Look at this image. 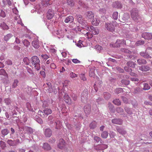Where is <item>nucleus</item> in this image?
<instances>
[{
	"mask_svg": "<svg viewBox=\"0 0 152 152\" xmlns=\"http://www.w3.org/2000/svg\"><path fill=\"white\" fill-rule=\"evenodd\" d=\"M40 60L38 57L34 56L31 57L30 59V63L32 66H34L36 70L38 71L40 68Z\"/></svg>",
	"mask_w": 152,
	"mask_h": 152,
	"instance_id": "obj_1",
	"label": "nucleus"
},
{
	"mask_svg": "<svg viewBox=\"0 0 152 152\" xmlns=\"http://www.w3.org/2000/svg\"><path fill=\"white\" fill-rule=\"evenodd\" d=\"M131 13L132 18L135 21L138 22L142 20L141 16L139 14V11L137 9H132Z\"/></svg>",
	"mask_w": 152,
	"mask_h": 152,
	"instance_id": "obj_2",
	"label": "nucleus"
},
{
	"mask_svg": "<svg viewBox=\"0 0 152 152\" xmlns=\"http://www.w3.org/2000/svg\"><path fill=\"white\" fill-rule=\"evenodd\" d=\"M115 22L114 21H113L112 22L105 23L104 26L106 29L109 31H114L115 30Z\"/></svg>",
	"mask_w": 152,
	"mask_h": 152,
	"instance_id": "obj_3",
	"label": "nucleus"
},
{
	"mask_svg": "<svg viewBox=\"0 0 152 152\" xmlns=\"http://www.w3.org/2000/svg\"><path fill=\"white\" fill-rule=\"evenodd\" d=\"M52 113V110L48 108H45L43 111H39V113H40L41 116L43 118L47 117L48 115L51 114Z\"/></svg>",
	"mask_w": 152,
	"mask_h": 152,
	"instance_id": "obj_4",
	"label": "nucleus"
},
{
	"mask_svg": "<svg viewBox=\"0 0 152 152\" xmlns=\"http://www.w3.org/2000/svg\"><path fill=\"white\" fill-rule=\"evenodd\" d=\"M88 92L87 90H85L81 94V100L83 102H85L88 100Z\"/></svg>",
	"mask_w": 152,
	"mask_h": 152,
	"instance_id": "obj_5",
	"label": "nucleus"
},
{
	"mask_svg": "<svg viewBox=\"0 0 152 152\" xmlns=\"http://www.w3.org/2000/svg\"><path fill=\"white\" fill-rule=\"evenodd\" d=\"M76 17L79 23L84 26L86 25V22L84 18H83L81 15H76Z\"/></svg>",
	"mask_w": 152,
	"mask_h": 152,
	"instance_id": "obj_6",
	"label": "nucleus"
},
{
	"mask_svg": "<svg viewBox=\"0 0 152 152\" xmlns=\"http://www.w3.org/2000/svg\"><path fill=\"white\" fill-rule=\"evenodd\" d=\"M126 44V42L124 39H118L115 43L114 47H119L123 46Z\"/></svg>",
	"mask_w": 152,
	"mask_h": 152,
	"instance_id": "obj_7",
	"label": "nucleus"
},
{
	"mask_svg": "<svg viewBox=\"0 0 152 152\" xmlns=\"http://www.w3.org/2000/svg\"><path fill=\"white\" fill-rule=\"evenodd\" d=\"M55 35H57L59 38H63L64 37V33L63 30H56L54 31L53 33Z\"/></svg>",
	"mask_w": 152,
	"mask_h": 152,
	"instance_id": "obj_8",
	"label": "nucleus"
},
{
	"mask_svg": "<svg viewBox=\"0 0 152 152\" xmlns=\"http://www.w3.org/2000/svg\"><path fill=\"white\" fill-rule=\"evenodd\" d=\"M87 29L90 31H91L92 34L94 35L98 34L99 31V29L96 28H95L92 26H91L89 27H88Z\"/></svg>",
	"mask_w": 152,
	"mask_h": 152,
	"instance_id": "obj_9",
	"label": "nucleus"
},
{
	"mask_svg": "<svg viewBox=\"0 0 152 152\" xmlns=\"http://www.w3.org/2000/svg\"><path fill=\"white\" fill-rule=\"evenodd\" d=\"M142 37L145 39H152V34L150 33L144 32L142 33Z\"/></svg>",
	"mask_w": 152,
	"mask_h": 152,
	"instance_id": "obj_10",
	"label": "nucleus"
},
{
	"mask_svg": "<svg viewBox=\"0 0 152 152\" xmlns=\"http://www.w3.org/2000/svg\"><path fill=\"white\" fill-rule=\"evenodd\" d=\"M54 16V11L49 9L48 11V13H47V18L49 20H50Z\"/></svg>",
	"mask_w": 152,
	"mask_h": 152,
	"instance_id": "obj_11",
	"label": "nucleus"
},
{
	"mask_svg": "<svg viewBox=\"0 0 152 152\" xmlns=\"http://www.w3.org/2000/svg\"><path fill=\"white\" fill-rule=\"evenodd\" d=\"M85 15L88 19H91L94 18V16L93 12L91 11L86 12Z\"/></svg>",
	"mask_w": 152,
	"mask_h": 152,
	"instance_id": "obj_12",
	"label": "nucleus"
},
{
	"mask_svg": "<svg viewBox=\"0 0 152 152\" xmlns=\"http://www.w3.org/2000/svg\"><path fill=\"white\" fill-rule=\"evenodd\" d=\"M32 45L34 48H38L40 47V44L38 39H35L32 42Z\"/></svg>",
	"mask_w": 152,
	"mask_h": 152,
	"instance_id": "obj_13",
	"label": "nucleus"
},
{
	"mask_svg": "<svg viewBox=\"0 0 152 152\" xmlns=\"http://www.w3.org/2000/svg\"><path fill=\"white\" fill-rule=\"evenodd\" d=\"M113 124L118 125H121L123 123V120L119 118H115L112 120Z\"/></svg>",
	"mask_w": 152,
	"mask_h": 152,
	"instance_id": "obj_14",
	"label": "nucleus"
},
{
	"mask_svg": "<svg viewBox=\"0 0 152 152\" xmlns=\"http://www.w3.org/2000/svg\"><path fill=\"white\" fill-rule=\"evenodd\" d=\"M74 18L73 16L69 15L66 17L64 20V22L66 23H72L74 20Z\"/></svg>",
	"mask_w": 152,
	"mask_h": 152,
	"instance_id": "obj_15",
	"label": "nucleus"
},
{
	"mask_svg": "<svg viewBox=\"0 0 152 152\" xmlns=\"http://www.w3.org/2000/svg\"><path fill=\"white\" fill-rule=\"evenodd\" d=\"M24 130L26 133L27 134H32L34 132V130L28 126H25Z\"/></svg>",
	"mask_w": 152,
	"mask_h": 152,
	"instance_id": "obj_16",
	"label": "nucleus"
},
{
	"mask_svg": "<svg viewBox=\"0 0 152 152\" xmlns=\"http://www.w3.org/2000/svg\"><path fill=\"white\" fill-rule=\"evenodd\" d=\"M140 55L141 56L143 57L146 58H151V56L148 54V53L145 52H141L140 53Z\"/></svg>",
	"mask_w": 152,
	"mask_h": 152,
	"instance_id": "obj_17",
	"label": "nucleus"
},
{
	"mask_svg": "<svg viewBox=\"0 0 152 152\" xmlns=\"http://www.w3.org/2000/svg\"><path fill=\"white\" fill-rule=\"evenodd\" d=\"M64 145L65 142L64 140L63 139H60L58 145V148L60 149H62L64 147Z\"/></svg>",
	"mask_w": 152,
	"mask_h": 152,
	"instance_id": "obj_18",
	"label": "nucleus"
},
{
	"mask_svg": "<svg viewBox=\"0 0 152 152\" xmlns=\"http://www.w3.org/2000/svg\"><path fill=\"white\" fill-rule=\"evenodd\" d=\"M45 136L47 137H50L52 135L51 130L49 128L45 129L44 132Z\"/></svg>",
	"mask_w": 152,
	"mask_h": 152,
	"instance_id": "obj_19",
	"label": "nucleus"
},
{
	"mask_svg": "<svg viewBox=\"0 0 152 152\" xmlns=\"http://www.w3.org/2000/svg\"><path fill=\"white\" fill-rule=\"evenodd\" d=\"M91 106L88 104L84 106V111L86 114H88L91 111Z\"/></svg>",
	"mask_w": 152,
	"mask_h": 152,
	"instance_id": "obj_20",
	"label": "nucleus"
},
{
	"mask_svg": "<svg viewBox=\"0 0 152 152\" xmlns=\"http://www.w3.org/2000/svg\"><path fill=\"white\" fill-rule=\"evenodd\" d=\"M102 83V81H99L98 83H95L94 85V88L96 92H97L98 89V88H97V87L100 88V86H101V85Z\"/></svg>",
	"mask_w": 152,
	"mask_h": 152,
	"instance_id": "obj_21",
	"label": "nucleus"
},
{
	"mask_svg": "<svg viewBox=\"0 0 152 152\" xmlns=\"http://www.w3.org/2000/svg\"><path fill=\"white\" fill-rule=\"evenodd\" d=\"M64 100L65 102L69 104H70L71 100L70 99L68 96L67 94L65 93L64 96Z\"/></svg>",
	"mask_w": 152,
	"mask_h": 152,
	"instance_id": "obj_22",
	"label": "nucleus"
},
{
	"mask_svg": "<svg viewBox=\"0 0 152 152\" xmlns=\"http://www.w3.org/2000/svg\"><path fill=\"white\" fill-rule=\"evenodd\" d=\"M150 69V67L147 65H142L140 67V70L146 72Z\"/></svg>",
	"mask_w": 152,
	"mask_h": 152,
	"instance_id": "obj_23",
	"label": "nucleus"
},
{
	"mask_svg": "<svg viewBox=\"0 0 152 152\" xmlns=\"http://www.w3.org/2000/svg\"><path fill=\"white\" fill-rule=\"evenodd\" d=\"M90 71L89 72V75L91 77H93L94 76L95 67L94 66L90 67Z\"/></svg>",
	"mask_w": 152,
	"mask_h": 152,
	"instance_id": "obj_24",
	"label": "nucleus"
},
{
	"mask_svg": "<svg viewBox=\"0 0 152 152\" xmlns=\"http://www.w3.org/2000/svg\"><path fill=\"white\" fill-rule=\"evenodd\" d=\"M42 148L46 151H49L51 149V147L50 145L48 143H46V142L43 143Z\"/></svg>",
	"mask_w": 152,
	"mask_h": 152,
	"instance_id": "obj_25",
	"label": "nucleus"
},
{
	"mask_svg": "<svg viewBox=\"0 0 152 152\" xmlns=\"http://www.w3.org/2000/svg\"><path fill=\"white\" fill-rule=\"evenodd\" d=\"M125 111L129 115H132L133 114V112L134 111V110L128 107H126L124 108Z\"/></svg>",
	"mask_w": 152,
	"mask_h": 152,
	"instance_id": "obj_26",
	"label": "nucleus"
},
{
	"mask_svg": "<svg viewBox=\"0 0 152 152\" xmlns=\"http://www.w3.org/2000/svg\"><path fill=\"white\" fill-rule=\"evenodd\" d=\"M116 130L120 134H126V132L123 128L118 127L116 128Z\"/></svg>",
	"mask_w": 152,
	"mask_h": 152,
	"instance_id": "obj_27",
	"label": "nucleus"
},
{
	"mask_svg": "<svg viewBox=\"0 0 152 152\" xmlns=\"http://www.w3.org/2000/svg\"><path fill=\"white\" fill-rule=\"evenodd\" d=\"M55 45H50L48 46H47V47L49 48V51L53 53H55L56 52V50L55 48Z\"/></svg>",
	"mask_w": 152,
	"mask_h": 152,
	"instance_id": "obj_28",
	"label": "nucleus"
},
{
	"mask_svg": "<svg viewBox=\"0 0 152 152\" xmlns=\"http://www.w3.org/2000/svg\"><path fill=\"white\" fill-rule=\"evenodd\" d=\"M12 36L13 35L12 34H11V33L7 34L4 36V40L5 41L7 42L9 41V39L12 37Z\"/></svg>",
	"mask_w": 152,
	"mask_h": 152,
	"instance_id": "obj_29",
	"label": "nucleus"
},
{
	"mask_svg": "<svg viewBox=\"0 0 152 152\" xmlns=\"http://www.w3.org/2000/svg\"><path fill=\"white\" fill-rule=\"evenodd\" d=\"M94 140L97 143H99L100 144L104 143L103 141L101 138L97 136H95L94 137Z\"/></svg>",
	"mask_w": 152,
	"mask_h": 152,
	"instance_id": "obj_30",
	"label": "nucleus"
},
{
	"mask_svg": "<svg viewBox=\"0 0 152 152\" xmlns=\"http://www.w3.org/2000/svg\"><path fill=\"white\" fill-rule=\"evenodd\" d=\"M100 21L98 18H95L93 19L92 22V24L95 26L98 25L100 23Z\"/></svg>",
	"mask_w": 152,
	"mask_h": 152,
	"instance_id": "obj_31",
	"label": "nucleus"
},
{
	"mask_svg": "<svg viewBox=\"0 0 152 152\" xmlns=\"http://www.w3.org/2000/svg\"><path fill=\"white\" fill-rule=\"evenodd\" d=\"M129 83V81L125 79L122 80L121 81V86L128 85Z\"/></svg>",
	"mask_w": 152,
	"mask_h": 152,
	"instance_id": "obj_32",
	"label": "nucleus"
},
{
	"mask_svg": "<svg viewBox=\"0 0 152 152\" xmlns=\"http://www.w3.org/2000/svg\"><path fill=\"white\" fill-rule=\"evenodd\" d=\"M137 62L140 65L144 64H146L147 62L145 60L142 59H137Z\"/></svg>",
	"mask_w": 152,
	"mask_h": 152,
	"instance_id": "obj_33",
	"label": "nucleus"
},
{
	"mask_svg": "<svg viewBox=\"0 0 152 152\" xmlns=\"http://www.w3.org/2000/svg\"><path fill=\"white\" fill-rule=\"evenodd\" d=\"M23 62L26 65H29L30 63V60L27 57H25L23 58Z\"/></svg>",
	"mask_w": 152,
	"mask_h": 152,
	"instance_id": "obj_34",
	"label": "nucleus"
},
{
	"mask_svg": "<svg viewBox=\"0 0 152 152\" xmlns=\"http://www.w3.org/2000/svg\"><path fill=\"white\" fill-rule=\"evenodd\" d=\"M127 65L132 68L135 67L136 64L132 61H129L127 63Z\"/></svg>",
	"mask_w": 152,
	"mask_h": 152,
	"instance_id": "obj_35",
	"label": "nucleus"
},
{
	"mask_svg": "<svg viewBox=\"0 0 152 152\" xmlns=\"http://www.w3.org/2000/svg\"><path fill=\"white\" fill-rule=\"evenodd\" d=\"M143 87L142 89L143 90H147L150 89V86L148 84L145 83H143Z\"/></svg>",
	"mask_w": 152,
	"mask_h": 152,
	"instance_id": "obj_36",
	"label": "nucleus"
},
{
	"mask_svg": "<svg viewBox=\"0 0 152 152\" xmlns=\"http://www.w3.org/2000/svg\"><path fill=\"white\" fill-rule=\"evenodd\" d=\"M7 143L10 146H14L16 145L15 141H13L11 140H8L7 141Z\"/></svg>",
	"mask_w": 152,
	"mask_h": 152,
	"instance_id": "obj_37",
	"label": "nucleus"
},
{
	"mask_svg": "<svg viewBox=\"0 0 152 152\" xmlns=\"http://www.w3.org/2000/svg\"><path fill=\"white\" fill-rule=\"evenodd\" d=\"M97 123L95 121H94L91 123L89 125V127L91 129H94L96 126Z\"/></svg>",
	"mask_w": 152,
	"mask_h": 152,
	"instance_id": "obj_38",
	"label": "nucleus"
},
{
	"mask_svg": "<svg viewBox=\"0 0 152 152\" xmlns=\"http://www.w3.org/2000/svg\"><path fill=\"white\" fill-rule=\"evenodd\" d=\"M67 3L70 6H73L75 4V0H67Z\"/></svg>",
	"mask_w": 152,
	"mask_h": 152,
	"instance_id": "obj_39",
	"label": "nucleus"
},
{
	"mask_svg": "<svg viewBox=\"0 0 152 152\" xmlns=\"http://www.w3.org/2000/svg\"><path fill=\"white\" fill-rule=\"evenodd\" d=\"M101 135L102 138L106 139L108 136V133L107 131H104L102 133Z\"/></svg>",
	"mask_w": 152,
	"mask_h": 152,
	"instance_id": "obj_40",
	"label": "nucleus"
},
{
	"mask_svg": "<svg viewBox=\"0 0 152 152\" xmlns=\"http://www.w3.org/2000/svg\"><path fill=\"white\" fill-rule=\"evenodd\" d=\"M1 132L2 135L4 136L8 134L9 131L7 129H4L1 130Z\"/></svg>",
	"mask_w": 152,
	"mask_h": 152,
	"instance_id": "obj_41",
	"label": "nucleus"
},
{
	"mask_svg": "<svg viewBox=\"0 0 152 152\" xmlns=\"http://www.w3.org/2000/svg\"><path fill=\"white\" fill-rule=\"evenodd\" d=\"M104 96L105 99L108 100L111 97V94L108 93L104 92Z\"/></svg>",
	"mask_w": 152,
	"mask_h": 152,
	"instance_id": "obj_42",
	"label": "nucleus"
},
{
	"mask_svg": "<svg viewBox=\"0 0 152 152\" xmlns=\"http://www.w3.org/2000/svg\"><path fill=\"white\" fill-rule=\"evenodd\" d=\"M22 43L26 47H28L30 45V42L27 39H25L22 41Z\"/></svg>",
	"mask_w": 152,
	"mask_h": 152,
	"instance_id": "obj_43",
	"label": "nucleus"
},
{
	"mask_svg": "<svg viewBox=\"0 0 152 152\" xmlns=\"http://www.w3.org/2000/svg\"><path fill=\"white\" fill-rule=\"evenodd\" d=\"M76 45L77 47L80 48L84 46V45L83 44V41L80 40H79L78 43H77Z\"/></svg>",
	"mask_w": 152,
	"mask_h": 152,
	"instance_id": "obj_44",
	"label": "nucleus"
},
{
	"mask_svg": "<svg viewBox=\"0 0 152 152\" xmlns=\"http://www.w3.org/2000/svg\"><path fill=\"white\" fill-rule=\"evenodd\" d=\"M19 83V81L17 79H15L14 80V82L12 85V88H16L18 85V84Z\"/></svg>",
	"mask_w": 152,
	"mask_h": 152,
	"instance_id": "obj_45",
	"label": "nucleus"
},
{
	"mask_svg": "<svg viewBox=\"0 0 152 152\" xmlns=\"http://www.w3.org/2000/svg\"><path fill=\"white\" fill-rule=\"evenodd\" d=\"M53 118V117L52 115H50L48 118V120L49 121V122H48V123L50 124H51L53 123V122L52 120Z\"/></svg>",
	"mask_w": 152,
	"mask_h": 152,
	"instance_id": "obj_46",
	"label": "nucleus"
},
{
	"mask_svg": "<svg viewBox=\"0 0 152 152\" xmlns=\"http://www.w3.org/2000/svg\"><path fill=\"white\" fill-rule=\"evenodd\" d=\"M113 103L119 106L121 104V102L118 99H116L113 101Z\"/></svg>",
	"mask_w": 152,
	"mask_h": 152,
	"instance_id": "obj_47",
	"label": "nucleus"
},
{
	"mask_svg": "<svg viewBox=\"0 0 152 152\" xmlns=\"http://www.w3.org/2000/svg\"><path fill=\"white\" fill-rule=\"evenodd\" d=\"M0 146L2 150H4L6 148V144L4 142L2 141L0 142Z\"/></svg>",
	"mask_w": 152,
	"mask_h": 152,
	"instance_id": "obj_48",
	"label": "nucleus"
},
{
	"mask_svg": "<svg viewBox=\"0 0 152 152\" xmlns=\"http://www.w3.org/2000/svg\"><path fill=\"white\" fill-rule=\"evenodd\" d=\"M121 51L122 52H124L126 53H131L132 52L129 51L128 49L126 48H122L121 49Z\"/></svg>",
	"mask_w": 152,
	"mask_h": 152,
	"instance_id": "obj_49",
	"label": "nucleus"
},
{
	"mask_svg": "<svg viewBox=\"0 0 152 152\" xmlns=\"http://www.w3.org/2000/svg\"><path fill=\"white\" fill-rule=\"evenodd\" d=\"M4 102L7 105H9L11 104V101L9 98H6L4 100Z\"/></svg>",
	"mask_w": 152,
	"mask_h": 152,
	"instance_id": "obj_50",
	"label": "nucleus"
},
{
	"mask_svg": "<svg viewBox=\"0 0 152 152\" xmlns=\"http://www.w3.org/2000/svg\"><path fill=\"white\" fill-rule=\"evenodd\" d=\"M118 13L117 12H113L112 16L113 18L115 20H116L118 19Z\"/></svg>",
	"mask_w": 152,
	"mask_h": 152,
	"instance_id": "obj_51",
	"label": "nucleus"
},
{
	"mask_svg": "<svg viewBox=\"0 0 152 152\" xmlns=\"http://www.w3.org/2000/svg\"><path fill=\"white\" fill-rule=\"evenodd\" d=\"M123 90L122 88H117L115 90V93L118 94L123 92Z\"/></svg>",
	"mask_w": 152,
	"mask_h": 152,
	"instance_id": "obj_52",
	"label": "nucleus"
},
{
	"mask_svg": "<svg viewBox=\"0 0 152 152\" xmlns=\"http://www.w3.org/2000/svg\"><path fill=\"white\" fill-rule=\"evenodd\" d=\"M1 26L2 27L3 29H9L8 26L4 23L1 25Z\"/></svg>",
	"mask_w": 152,
	"mask_h": 152,
	"instance_id": "obj_53",
	"label": "nucleus"
},
{
	"mask_svg": "<svg viewBox=\"0 0 152 152\" xmlns=\"http://www.w3.org/2000/svg\"><path fill=\"white\" fill-rule=\"evenodd\" d=\"M26 106L28 110L30 111H32L33 110V108H32L31 104L29 102H27L26 103Z\"/></svg>",
	"mask_w": 152,
	"mask_h": 152,
	"instance_id": "obj_54",
	"label": "nucleus"
},
{
	"mask_svg": "<svg viewBox=\"0 0 152 152\" xmlns=\"http://www.w3.org/2000/svg\"><path fill=\"white\" fill-rule=\"evenodd\" d=\"M134 93L135 94H137L140 91V88L139 87H137L134 88Z\"/></svg>",
	"mask_w": 152,
	"mask_h": 152,
	"instance_id": "obj_55",
	"label": "nucleus"
},
{
	"mask_svg": "<svg viewBox=\"0 0 152 152\" xmlns=\"http://www.w3.org/2000/svg\"><path fill=\"white\" fill-rule=\"evenodd\" d=\"M85 36H87V38L88 39H91L93 37V35L92 33L88 32L85 34Z\"/></svg>",
	"mask_w": 152,
	"mask_h": 152,
	"instance_id": "obj_56",
	"label": "nucleus"
},
{
	"mask_svg": "<svg viewBox=\"0 0 152 152\" xmlns=\"http://www.w3.org/2000/svg\"><path fill=\"white\" fill-rule=\"evenodd\" d=\"M99 13L101 14H104L106 12V10L104 8L100 9L99 10Z\"/></svg>",
	"mask_w": 152,
	"mask_h": 152,
	"instance_id": "obj_57",
	"label": "nucleus"
},
{
	"mask_svg": "<svg viewBox=\"0 0 152 152\" xmlns=\"http://www.w3.org/2000/svg\"><path fill=\"white\" fill-rule=\"evenodd\" d=\"M136 43L138 46L143 45L144 43V41L143 40H138L137 41Z\"/></svg>",
	"mask_w": 152,
	"mask_h": 152,
	"instance_id": "obj_58",
	"label": "nucleus"
},
{
	"mask_svg": "<svg viewBox=\"0 0 152 152\" xmlns=\"http://www.w3.org/2000/svg\"><path fill=\"white\" fill-rule=\"evenodd\" d=\"M75 128L77 129V130H79L80 129L81 127V125L80 123H78L75 124Z\"/></svg>",
	"mask_w": 152,
	"mask_h": 152,
	"instance_id": "obj_59",
	"label": "nucleus"
},
{
	"mask_svg": "<svg viewBox=\"0 0 152 152\" xmlns=\"http://www.w3.org/2000/svg\"><path fill=\"white\" fill-rule=\"evenodd\" d=\"M92 110L94 111H98V108L96 104H94L92 106Z\"/></svg>",
	"mask_w": 152,
	"mask_h": 152,
	"instance_id": "obj_60",
	"label": "nucleus"
},
{
	"mask_svg": "<svg viewBox=\"0 0 152 152\" xmlns=\"http://www.w3.org/2000/svg\"><path fill=\"white\" fill-rule=\"evenodd\" d=\"M6 16L5 12L3 10H1V12L0 13V16L3 18H4Z\"/></svg>",
	"mask_w": 152,
	"mask_h": 152,
	"instance_id": "obj_61",
	"label": "nucleus"
},
{
	"mask_svg": "<svg viewBox=\"0 0 152 152\" xmlns=\"http://www.w3.org/2000/svg\"><path fill=\"white\" fill-rule=\"evenodd\" d=\"M116 110L118 113L123 112L124 111V110L121 107H118L116 109Z\"/></svg>",
	"mask_w": 152,
	"mask_h": 152,
	"instance_id": "obj_62",
	"label": "nucleus"
},
{
	"mask_svg": "<svg viewBox=\"0 0 152 152\" xmlns=\"http://www.w3.org/2000/svg\"><path fill=\"white\" fill-rule=\"evenodd\" d=\"M116 69L119 72L123 73L124 72V70L123 69L119 67H117Z\"/></svg>",
	"mask_w": 152,
	"mask_h": 152,
	"instance_id": "obj_63",
	"label": "nucleus"
},
{
	"mask_svg": "<svg viewBox=\"0 0 152 152\" xmlns=\"http://www.w3.org/2000/svg\"><path fill=\"white\" fill-rule=\"evenodd\" d=\"M80 79L83 81H85L86 80V79L85 76L83 74H81L80 75Z\"/></svg>",
	"mask_w": 152,
	"mask_h": 152,
	"instance_id": "obj_64",
	"label": "nucleus"
}]
</instances>
